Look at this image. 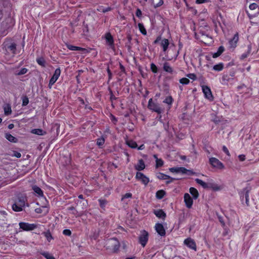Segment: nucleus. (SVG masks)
Masks as SVG:
<instances>
[{"label":"nucleus","mask_w":259,"mask_h":259,"mask_svg":"<svg viewBox=\"0 0 259 259\" xmlns=\"http://www.w3.org/2000/svg\"><path fill=\"white\" fill-rule=\"evenodd\" d=\"M26 198L24 196H19L15 200L14 203L12 205V209L14 211L19 212L23 210L25 205Z\"/></svg>","instance_id":"obj_1"},{"label":"nucleus","mask_w":259,"mask_h":259,"mask_svg":"<svg viewBox=\"0 0 259 259\" xmlns=\"http://www.w3.org/2000/svg\"><path fill=\"white\" fill-rule=\"evenodd\" d=\"M195 182L197 184L201 186L204 189H211L213 191H219L221 190V187L218 185L213 183H206L199 179H196Z\"/></svg>","instance_id":"obj_2"},{"label":"nucleus","mask_w":259,"mask_h":259,"mask_svg":"<svg viewBox=\"0 0 259 259\" xmlns=\"http://www.w3.org/2000/svg\"><path fill=\"white\" fill-rule=\"evenodd\" d=\"M19 226L20 231H31L37 228V225L36 224H30L24 222H19Z\"/></svg>","instance_id":"obj_3"},{"label":"nucleus","mask_w":259,"mask_h":259,"mask_svg":"<svg viewBox=\"0 0 259 259\" xmlns=\"http://www.w3.org/2000/svg\"><path fill=\"white\" fill-rule=\"evenodd\" d=\"M160 41V46L162 48V50L163 52H166L168 48L169 42L168 39L166 38H161V35L158 36L155 40L153 41V44L155 45L158 44Z\"/></svg>","instance_id":"obj_4"},{"label":"nucleus","mask_w":259,"mask_h":259,"mask_svg":"<svg viewBox=\"0 0 259 259\" xmlns=\"http://www.w3.org/2000/svg\"><path fill=\"white\" fill-rule=\"evenodd\" d=\"M148 108L149 110L159 114L162 112L161 108L157 103L153 102L152 98H150L148 101Z\"/></svg>","instance_id":"obj_5"},{"label":"nucleus","mask_w":259,"mask_h":259,"mask_svg":"<svg viewBox=\"0 0 259 259\" xmlns=\"http://www.w3.org/2000/svg\"><path fill=\"white\" fill-rule=\"evenodd\" d=\"M209 163L213 168L219 169H223L225 168L224 164L215 157L210 158Z\"/></svg>","instance_id":"obj_6"},{"label":"nucleus","mask_w":259,"mask_h":259,"mask_svg":"<svg viewBox=\"0 0 259 259\" xmlns=\"http://www.w3.org/2000/svg\"><path fill=\"white\" fill-rule=\"evenodd\" d=\"M201 88L204 97L209 101H212L214 100V97L210 88L208 86L205 85H202Z\"/></svg>","instance_id":"obj_7"},{"label":"nucleus","mask_w":259,"mask_h":259,"mask_svg":"<svg viewBox=\"0 0 259 259\" xmlns=\"http://www.w3.org/2000/svg\"><path fill=\"white\" fill-rule=\"evenodd\" d=\"M61 74V69L59 67L56 68L55 70V72L51 78L49 83L48 84V88L51 89L53 86V85L56 82V81L59 78Z\"/></svg>","instance_id":"obj_8"},{"label":"nucleus","mask_w":259,"mask_h":259,"mask_svg":"<svg viewBox=\"0 0 259 259\" xmlns=\"http://www.w3.org/2000/svg\"><path fill=\"white\" fill-rule=\"evenodd\" d=\"M135 178L137 180L140 181L141 183L145 186L147 185L150 182L149 178L142 172L139 171L136 172Z\"/></svg>","instance_id":"obj_9"},{"label":"nucleus","mask_w":259,"mask_h":259,"mask_svg":"<svg viewBox=\"0 0 259 259\" xmlns=\"http://www.w3.org/2000/svg\"><path fill=\"white\" fill-rule=\"evenodd\" d=\"M104 38L106 40V44L112 49H115V45L113 37L110 32H106L105 34Z\"/></svg>","instance_id":"obj_10"},{"label":"nucleus","mask_w":259,"mask_h":259,"mask_svg":"<svg viewBox=\"0 0 259 259\" xmlns=\"http://www.w3.org/2000/svg\"><path fill=\"white\" fill-rule=\"evenodd\" d=\"M156 177L159 180H166V184H169L172 182H174L175 180H176L175 178H172L167 175H165L162 172H158L156 174Z\"/></svg>","instance_id":"obj_11"},{"label":"nucleus","mask_w":259,"mask_h":259,"mask_svg":"<svg viewBox=\"0 0 259 259\" xmlns=\"http://www.w3.org/2000/svg\"><path fill=\"white\" fill-rule=\"evenodd\" d=\"M239 41V33L236 32L233 36V38L229 40V48L230 49H234L237 46Z\"/></svg>","instance_id":"obj_12"},{"label":"nucleus","mask_w":259,"mask_h":259,"mask_svg":"<svg viewBox=\"0 0 259 259\" xmlns=\"http://www.w3.org/2000/svg\"><path fill=\"white\" fill-rule=\"evenodd\" d=\"M193 198H192L190 194L186 193L184 194V201L185 204L186 206L188 208H192V206L193 204Z\"/></svg>","instance_id":"obj_13"},{"label":"nucleus","mask_w":259,"mask_h":259,"mask_svg":"<svg viewBox=\"0 0 259 259\" xmlns=\"http://www.w3.org/2000/svg\"><path fill=\"white\" fill-rule=\"evenodd\" d=\"M149 233L145 230H142L139 236V243H147L148 240Z\"/></svg>","instance_id":"obj_14"},{"label":"nucleus","mask_w":259,"mask_h":259,"mask_svg":"<svg viewBox=\"0 0 259 259\" xmlns=\"http://www.w3.org/2000/svg\"><path fill=\"white\" fill-rule=\"evenodd\" d=\"M249 8L250 10H254L256 9L257 8L258 9L257 12L256 13H255L253 14H251L249 13L248 12V11H246V13L247 14L248 17L249 18V19H252L254 17H256L258 15V14H259V7L257 4H256V3L251 4L249 6Z\"/></svg>","instance_id":"obj_15"},{"label":"nucleus","mask_w":259,"mask_h":259,"mask_svg":"<svg viewBox=\"0 0 259 259\" xmlns=\"http://www.w3.org/2000/svg\"><path fill=\"white\" fill-rule=\"evenodd\" d=\"M155 230L157 233L160 236H164L165 235V230L162 224L160 223H156L155 226Z\"/></svg>","instance_id":"obj_16"},{"label":"nucleus","mask_w":259,"mask_h":259,"mask_svg":"<svg viewBox=\"0 0 259 259\" xmlns=\"http://www.w3.org/2000/svg\"><path fill=\"white\" fill-rule=\"evenodd\" d=\"M163 70L170 74H173L175 71L173 68L170 65L169 63L167 62H165L163 65Z\"/></svg>","instance_id":"obj_17"},{"label":"nucleus","mask_w":259,"mask_h":259,"mask_svg":"<svg viewBox=\"0 0 259 259\" xmlns=\"http://www.w3.org/2000/svg\"><path fill=\"white\" fill-rule=\"evenodd\" d=\"M66 46L68 49L71 51H79L83 53H86L88 52L87 50L85 48H83L77 46H74L69 44H66Z\"/></svg>","instance_id":"obj_18"},{"label":"nucleus","mask_w":259,"mask_h":259,"mask_svg":"<svg viewBox=\"0 0 259 259\" xmlns=\"http://www.w3.org/2000/svg\"><path fill=\"white\" fill-rule=\"evenodd\" d=\"M154 213L157 218L163 220H165L166 216L165 212L161 209L154 210Z\"/></svg>","instance_id":"obj_19"},{"label":"nucleus","mask_w":259,"mask_h":259,"mask_svg":"<svg viewBox=\"0 0 259 259\" xmlns=\"http://www.w3.org/2000/svg\"><path fill=\"white\" fill-rule=\"evenodd\" d=\"M135 168L138 171L144 169L145 168V164L144 160L142 159H139L137 164L135 166Z\"/></svg>","instance_id":"obj_20"},{"label":"nucleus","mask_w":259,"mask_h":259,"mask_svg":"<svg viewBox=\"0 0 259 259\" xmlns=\"http://www.w3.org/2000/svg\"><path fill=\"white\" fill-rule=\"evenodd\" d=\"M189 192L192 195L194 199H197L199 197V194L198 190L196 188L194 187L190 188Z\"/></svg>","instance_id":"obj_21"},{"label":"nucleus","mask_w":259,"mask_h":259,"mask_svg":"<svg viewBox=\"0 0 259 259\" xmlns=\"http://www.w3.org/2000/svg\"><path fill=\"white\" fill-rule=\"evenodd\" d=\"M174 102V99L171 96H168L166 97L165 99L163 101V103L167 104L168 106V109H170Z\"/></svg>","instance_id":"obj_22"},{"label":"nucleus","mask_w":259,"mask_h":259,"mask_svg":"<svg viewBox=\"0 0 259 259\" xmlns=\"http://www.w3.org/2000/svg\"><path fill=\"white\" fill-rule=\"evenodd\" d=\"M49 208L47 206H42V208L39 207L36 208L35 209V212L37 213H44V214H46L49 212Z\"/></svg>","instance_id":"obj_23"},{"label":"nucleus","mask_w":259,"mask_h":259,"mask_svg":"<svg viewBox=\"0 0 259 259\" xmlns=\"http://www.w3.org/2000/svg\"><path fill=\"white\" fill-rule=\"evenodd\" d=\"M32 190L38 197L44 196L42 190L38 186L35 185L32 187Z\"/></svg>","instance_id":"obj_24"},{"label":"nucleus","mask_w":259,"mask_h":259,"mask_svg":"<svg viewBox=\"0 0 259 259\" xmlns=\"http://www.w3.org/2000/svg\"><path fill=\"white\" fill-rule=\"evenodd\" d=\"M113 8L111 7H108L107 8H104L103 6H99L97 9V10L98 12H102L103 13H107L108 12L111 11L112 10Z\"/></svg>","instance_id":"obj_25"},{"label":"nucleus","mask_w":259,"mask_h":259,"mask_svg":"<svg viewBox=\"0 0 259 259\" xmlns=\"http://www.w3.org/2000/svg\"><path fill=\"white\" fill-rule=\"evenodd\" d=\"M246 191H248L249 192V190L247 188H244L242 191L239 192L240 200L243 204L244 203L245 194H246Z\"/></svg>","instance_id":"obj_26"},{"label":"nucleus","mask_w":259,"mask_h":259,"mask_svg":"<svg viewBox=\"0 0 259 259\" xmlns=\"http://www.w3.org/2000/svg\"><path fill=\"white\" fill-rule=\"evenodd\" d=\"M7 50L11 52L14 55L16 54V44L15 43H12L8 46Z\"/></svg>","instance_id":"obj_27"},{"label":"nucleus","mask_w":259,"mask_h":259,"mask_svg":"<svg viewBox=\"0 0 259 259\" xmlns=\"http://www.w3.org/2000/svg\"><path fill=\"white\" fill-rule=\"evenodd\" d=\"M40 254L46 259H56L52 254L48 251H42L40 252Z\"/></svg>","instance_id":"obj_28"},{"label":"nucleus","mask_w":259,"mask_h":259,"mask_svg":"<svg viewBox=\"0 0 259 259\" xmlns=\"http://www.w3.org/2000/svg\"><path fill=\"white\" fill-rule=\"evenodd\" d=\"M126 144L131 148L135 149L138 147V145L137 143L132 140H128L125 141Z\"/></svg>","instance_id":"obj_29"},{"label":"nucleus","mask_w":259,"mask_h":259,"mask_svg":"<svg viewBox=\"0 0 259 259\" xmlns=\"http://www.w3.org/2000/svg\"><path fill=\"white\" fill-rule=\"evenodd\" d=\"M42 235L46 238L48 242H51L53 239L52 234L49 230L44 232Z\"/></svg>","instance_id":"obj_30"},{"label":"nucleus","mask_w":259,"mask_h":259,"mask_svg":"<svg viewBox=\"0 0 259 259\" xmlns=\"http://www.w3.org/2000/svg\"><path fill=\"white\" fill-rule=\"evenodd\" d=\"M251 51V45H249V46H248V47H247V51L241 55V57H240L241 59L243 60V59L247 58L248 56L250 54Z\"/></svg>","instance_id":"obj_31"},{"label":"nucleus","mask_w":259,"mask_h":259,"mask_svg":"<svg viewBox=\"0 0 259 259\" xmlns=\"http://www.w3.org/2000/svg\"><path fill=\"white\" fill-rule=\"evenodd\" d=\"M5 138L11 142L16 143L17 141V139L10 133H6Z\"/></svg>","instance_id":"obj_32"},{"label":"nucleus","mask_w":259,"mask_h":259,"mask_svg":"<svg viewBox=\"0 0 259 259\" xmlns=\"http://www.w3.org/2000/svg\"><path fill=\"white\" fill-rule=\"evenodd\" d=\"M139 30L140 32L144 35H147V30L145 29L144 24L142 23H139L138 24Z\"/></svg>","instance_id":"obj_33"},{"label":"nucleus","mask_w":259,"mask_h":259,"mask_svg":"<svg viewBox=\"0 0 259 259\" xmlns=\"http://www.w3.org/2000/svg\"><path fill=\"white\" fill-rule=\"evenodd\" d=\"M31 133L32 134H35L37 135H39V136L44 135L46 133V132L40 129V128L33 129L31 131Z\"/></svg>","instance_id":"obj_34"},{"label":"nucleus","mask_w":259,"mask_h":259,"mask_svg":"<svg viewBox=\"0 0 259 259\" xmlns=\"http://www.w3.org/2000/svg\"><path fill=\"white\" fill-rule=\"evenodd\" d=\"M166 194L165 191L163 190H160L156 192V197L157 199H161L163 198L164 195Z\"/></svg>","instance_id":"obj_35"},{"label":"nucleus","mask_w":259,"mask_h":259,"mask_svg":"<svg viewBox=\"0 0 259 259\" xmlns=\"http://www.w3.org/2000/svg\"><path fill=\"white\" fill-rule=\"evenodd\" d=\"M224 64L223 63H219V64L214 65L213 66V70L217 71H221L224 69Z\"/></svg>","instance_id":"obj_36"},{"label":"nucleus","mask_w":259,"mask_h":259,"mask_svg":"<svg viewBox=\"0 0 259 259\" xmlns=\"http://www.w3.org/2000/svg\"><path fill=\"white\" fill-rule=\"evenodd\" d=\"M105 139L103 137H101L97 139V145L100 147L102 148L105 143Z\"/></svg>","instance_id":"obj_37"},{"label":"nucleus","mask_w":259,"mask_h":259,"mask_svg":"<svg viewBox=\"0 0 259 259\" xmlns=\"http://www.w3.org/2000/svg\"><path fill=\"white\" fill-rule=\"evenodd\" d=\"M5 114L6 115H10L12 112L11 107L10 105H7L4 108Z\"/></svg>","instance_id":"obj_38"},{"label":"nucleus","mask_w":259,"mask_h":259,"mask_svg":"<svg viewBox=\"0 0 259 259\" xmlns=\"http://www.w3.org/2000/svg\"><path fill=\"white\" fill-rule=\"evenodd\" d=\"M36 62L42 67L45 66L46 61L43 57H39L36 59Z\"/></svg>","instance_id":"obj_39"},{"label":"nucleus","mask_w":259,"mask_h":259,"mask_svg":"<svg viewBox=\"0 0 259 259\" xmlns=\"http://www.w3.org/2000/svg\"><path fill=\"white\" fill-rule=\"evenodd\" d=\"M150 69H151V71L154 74L158 73V67L153 63H151L150 64Z\"/></svg>","instance_id":"obj_40"},{"label":"nucleus","mask_w":259,"mask_h":259,"mask_svg":"<svg viewBox=\"0 0 259 259\" xmlns=\"http://www.w3.org/2000/svg\"><path fill=\"white\" fill-rule=\"evenodd\" d=\"M179 82L183 85H187L190 83V80L188 78L183 77L179 80Z\"/></svg>","instance_id":"obj_41"},{"label":"nucleus","mask_w":259,"mask_h":259,"mask_svg":"<svg viewBox=\"0 0 259 259\" xmlns=\"http://www.w3.org/2000/svg\"><path fill=\"white\" fill-rule=\"evenodd\" d=\"M28 69L26 68H22L20 69L19 71L16 72L15 74L16 75H21L26 74L28 72Z\"/></svg>","instance_id":"obj_42"},{"label":"nucleus","mask_w":259,"mask_h":259,"mask_svg":"<svg viewBox=\"0 0 259 259\" xmlns=\"http://www.w3.org/2000/svg\"><path fill=\"white\" fill-rule=\"evenodd\" d=\"M164 162L163 160L161 158L157 159L156 160V167L158 168L161 167L163 165Z\"/></svg>","instance_id":"obj_43"},{"label":"nucleus","mask_w":259,"mask_h":259,"mask_svg":"<svg viewBox=\"0 0 259 259\" xmlns=\"http://www.w3.org/2000/svg\"><path fill=\"white\" fill-rule=\"evenodd\" d=\"M100 207L102 208H104L107 203V200L105 199H100L98 200Z\"/></svg>","instance_id":"obj_44"},{"label":"nucleus","mask_w":259,"mask_h":259,"mask_svg":"<svg viewBox=\"0 0 259 259\" xmlns=\"http://www.w3.org/2000/svg\"><path fill=\"white\" fill-rule=\"evenodd\" d=\"M249 193L248 191H246V194H245V200L244 202L247 206H249Z\"/></svg>","instance_id":"obj_45"},{"label":"nucleus","mask_w":259,"mask_h":259,"mask_svg":"<svg viewBox=\"0 0 259 259\" xmlns=\"http://www.w3.org/2000/svg\"><path fill=\"white\" fill-rule=\"evenodd\" d=\"M29 103V99L27 96L22 97V106H25Z\"/></svg>","instance_id":"obj_46"},{"label":"nucleus","mask_w":259,"mask_h":259,"mask_svg":"<svg viewBox=\"0 0 259 259\" xmlns=\"http://www.w3.org/2000/svg\"><path fill=\"white\" fill-rule=\"evenodd\" d=\"M186 76L189 78L193 80H196L197 79L196 75L194 73H188L186 74Z\"/></svg>","instance_id":"obj_47"},{"label":"nucleus","mask_w":259,"mask_h":259,"mask_svg":"<svg viewBox=\"0 0 259 259\" xmlns=\"http://www.w3.org/2000/svg\"><path fill=\"white\" fill-rule=\"evenodd\" d=\"M109 117L111 121L114 125H116L117 122V118L113 115L112 114H110L109 115Z\"/></svg>","instance_id":"obj_48"},{"label":"nucleus","mask_w":259,"mask_h":259,"mask_svg":"<svg viewBox=\"0 0 259 259\" xmlns=\"http://www.w3.org/2000/svg\"><path fill=\"white\" fill-rule=\"evenodd\" d=\"M120 244H115V245L114 246V247L113 248L112 252H114V253L117 252L118 251L120 247Z\"/></svg>","instance_id":"obj_49"},{"label":"nucleus","mask_w":259,"mask_h":259,"mask_svg":"<svg viewBox=\"0 0 259 259\" xmlns=\"http://www.w3.org/2000/svg\"><path fill=\"white\" fill-rule=\"evenodd\" d=\"M132 194L131 193H125L124 195H123L122 196V198H121V200H123V199H126V198H132Z\"/></svg>","instance_id":"obj_50"},{"label":"nucleus","mask_w":259,"mask_h":259,"mask_svg":"<svg viewBox=\"0 0 259 259\" xmlns=\"http://www.w3.org/2000/svg\"><path fill=\"white\" fill-rule=\"evenodd\" d=\"M163 0H159L158 3L154 5V8L156 9L160 7L163 5Z\"/></svg>","instance_id":"obj_51"},{"label":"nucleus","mask_w":259,"mask_h":259,"mask_svg":"<svg viewBox=\"0 0 259 259\" xmlns=\"http://www.w3.org/2000/svg\"><path fill=\"white\" fill-rule=\"evenodd\" d=\"M222 150L227 155H228V156H230V153L229 152V151L226 146H223Z\"/></svg>","instance_id":"obj_52"},{"label":"nucleus","mask_w":259,"mask_h":259,"mask_svg":"<svg viewBox=\"0 0 259 259\" xmlns=\"http://www.w3.org/2000/svg\"><path fill=\"white\" fill-rule=\"evenodd\" d=\"M67 209L68 210H70V211H72V213L74 215H76L77 212V211L75 209V207L73 206L69 207Z\"/></svg>","instance_id":"obj_53"},{"label":"nucleus","mask_w":259,"mask_h":259,"mask_svg":"<svg viewBox=\"0 0 259 259\" xmlns=\"http://www.w3.org/2000/svg\"><path fill=\"white\" fill-rule=\"evenodd\" d=\"M169 170L171 172H179V167H174L169 168Z\"/></svg>","instance_id":"obj_54"},{"label":"nucleus","mask_w":259,"mask_h":259,"mask_svg":"<svg viewBox=\"0 0 259 259\" xmlns=\"http://www.w3.org/2000/svg\"><path fill=\"white\" fill-rule=\"evenodd\" d=\"M63 234L66 236H70L71 235V231L69 229H65L63 231Z\"/></svg>","instance_id":"obj_55"},{"label":"nucleus","mask_w":259,"mask_h":259,"mask_svg":"<svg viewBox=\"0 0 259 259\" xmlns=\"http://www.w3.org/2000/svg\"><path fill=\"white\" fill-rule=\"evenodd\" d=\"M224 51H225L224 47L223 46H221L219 47L217 52L221 55L224 52Z\"/></svg>","instance_id":"obj_56"},{"label":"nucleus","mask_w":259,"mask_h":259,"mask_svg":"<svg viewBox=\"0 0 259 259\" xmlns=\"http://www.w3.org/2000/svg\"><path fill=\"white\" fill-rule=\"evenodd\" d=\"M136 15L138 18H141L142 17V13L141 10L140 9L138 8L137 9L136 12Z\"/></svg>","instance_id":"obj_57"},{"label":"nucleus","mask_w":259,"mask_h":259,"mask_svg":"<svg viewBox=\"0 0 259 259\" xmlns=\"http://www.w3.org/2000/svg\"><path fill=\"white\" fill-rule=\"evenodd\" d=\"M117 98L113 95V93L111 90H110V100L112 102L113 100H116Z\"/></svg>","instance_id":"obj_58"},{"label":"nucleus","mask_w":259,"mask_h":259,"mask_svg":"<svg viewBox=\"0 0 259 259\" xmlns=\"http://www.w3.org/2000/svg\"><path fill=\"white\" fill-rule=\"evenodd\" d=\"M210 0H196V4H201L204 3H209Z\"/></svg>","instance_id":"obj_59"},{"label":"nucleus","mask_w":259,"mask_h":259,"mask_svg":"<svg viewBox=\"0 0 259 259\" xmlns=\"http://www.w3.org/2000/svg\"><path fill=\"white\" fill-rule=\"evenodd\" d=\"M188 247L193 249L195 250H196V244H185Z\"/></svg>","instance_id":"obj_60"},{"label":"nucleus","mask_w":259,"mask_h":259,"mask_svg":"<svg viewBox=\"0 0 259 259\" xmlns=\"http://www.w3.org/2000/svg\"><path fill=\"white\" fill-rule=\"evenodd\" d=\"M188 171V169L184 167H179V172H182V174H186Z\"/></svg>","instance_id":"obj_61"},{"label":"nucleus","mask_w":259,"mask_h":259,"mask_svg":"<svg viewBox=\"0 0 259 259\" xmlns=\"http://www.w3.org/2000/svg\"><path fill=\"white\" fill-rule=\"evenodd\" d=\"M84 105L85 109L89 110V111L93 110L92 108L91 107V106L89 105V104L88 102H87V104L85 103V104H84Z\"/></svg>","instance_id":"obj_62"},{"label":"nucleus","mask_w":259,"mask_h":259,"mask_svg":"<svg viewBox=\"0 0 259 259\" xmlns=\"http://www.w3.org/2000/svg\"><path fill=\"white\" fill-rule=\"evenodd\" d=\"M245 158V155L244 154H240L238 156V159L240 161H244Z\"/></svg>","instance_id":"obj_63"},{"label":"nucleus","mask_w":259,"mask_h":259,"mask_svg":"<svg viewBox=\"0 0 259 259\" xmlns=\"http://www.w3.org/2000/svg\"><path fill=\"white\" fill-rule=\"evenodd\" d=\"M13 156H14L17 158H20L21 156V154L19 152L14 151V154H13Z\"/></svg>","instance_id":"obj_64"}]
</instances>
